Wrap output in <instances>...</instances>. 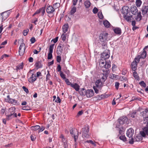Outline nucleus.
Wrapping results in <instances>:
<instances>
[{"label": "nucleus", "mask_w": 148, "mask_h": 148, "mask_svg": "<svg viewBox=\"0 0 148 148\" xmlns=\"http://www.w3.org/2000/svg\"><path fill=\"white\" fill-rule=\"evenodd\" d=\"M36 80V74H32L31 77L28 79L29 82L32 83H33Z\"/></svg>", "instance_id": "nucleus-16"}, {"label": "nucleus", "mask_w": 148, "mask_h": 148, "mask_svg": "<svg viewBox=\"0 0 148 148\" xmlns=\"http://www.w3.org/2000/svg\"><path fill=\"white\" fill-rule=\"evenodd\" d=\"M58 50L57 51V53L58 54H60L63 51V49L57 48Z\"/></svg>", "instance_id": "nucleus-44"}, {"label": "nucleus", "mask_w": 148, "mask_h": 148, "mask_svg": "<svg viewBox=\"0 0 148 148\" xmlns=\"http://www.w3.org/2000/svg\"><path fill=\"white\" fill-rule=\"evenodd\" d=\"M82 136L83 138H88L89 136V129L88 126H85L82 128Z\"/></svg>", "instance_id": "nucleus-2"}, {"label": "nucleus", "mask_w": 148, "mask_h": 148, "mask_svg": "<svg viewBox=\"0 0 148 148\" xmlns=\"http://www.w3.org/2000/svg\"><path fill=\"white\" fill-rule=\"evenodd\" d=\"M35 41V38L34 37L32 38H31L30 39V41L32 43H34Z\"/></svg>", "instance_id": "nucleus-56"}, {"label": "nucleus", "mask_w": 148, "mask_h": 148, "mask_svg": "<svg viewBox=\"0 0 148 148\" xmlns=\"http://www.w3.org/2000/svg\"><path fill=\"white\" fill-rule=\"evenodd\" d=\"M98 16L99 18L100 19H102L103 17L101 12H99L98 13Z\"/></svg>", "instance_id": "nucleus-43"}, {"label": "nucleus", "mask_w": 148, "mask_h": 148, "mask_svg": "<svg viewBox=\"0 0 148 148\" xmlns=\"http://www.w3.org/2000/svg\"><path fill=\"white\" fill-rule=\"evenodd\" d=\"M54 44H51L49 46V52L48 55V59L49 60L51 59L52 58V53L53 51V47Z\"/></svg>", "instance_id": "nucleus-7"}, {"label": "nucleus", "mask_w": 148, "mask_h": 148, "mask_svg": "<svg viewBox=\"0 0 148 148\" xmlns=\"http://www.w3.org/2000/svg\"><path fill=\"white\" fill-rule=\"evenodd\" d=\"M59 137L60 138H61L62 142L63 143L65 142H67L63 134H61Z\"/></svg>", "instance_id": "nucleus-37"}, {"label": "nucleus", "mask_w": 148, "mask_h": 148, "mask_svg": "<svg viewBox=\"0 0 148 148\" xmlns=\"http://www.w3.org/2000/svg\"><path fill=\"white\" fill-rule=\"evenodd\" d=\"M9 102L16 105H18L19 104L16 100L13 99H10V101H9Z\"/></svg>", "instance_id": "nucleus-22"}, {"label": "nucleus", "mask_w": 148, "mask_h": 148, "mask_svg": "<svg viewBox=\"0 0 148 148\" xmlns=\"http://www.w3.org/2000/svg\"><path fill=\"white\" fill-rule=\"evenodd\" d=\"M71 86L75 89L76 91H78L79 89V86L77 83L71 85Z\"/></svg>", "instance_id": "nucleus-24"}, {"label": "nucleus", "mask_w": 148, "mask_h": 148, "mask_svg": "<svg viewBox=\"0 0 148 148\" xmlns=\"http://www.w3.org/2000/svg\"><path fill=\"white\" fill-rule=\"evenodd\" d=\"M94 91L92 90H88L86 91V95L87 97H90L94 95Z\"/></svg>", "instance_id": "nucleus-11"}, {"label": "nucleus", "mask_w": 148, "mask_h": 148, "mask_svg": "<svg viewBox=\"0 0 148 148\" xmlns=\"http://www.w3.org/2000/svg\"><path fill=\"white\" fill-rule=\"evenodd\" d=\"M58 37H56L55 38L52 40L51 41H53L54 43H56L58 41Z\"/></svg>", "instance_id": "nucleus-59"}, {"label": "nucleus", "mask_w": 148, "mask_h": 148, "mask_svg": "<svg viewBox=\"0 0 148 148\" xmlns=\"http://www.w3.org/2000/svg\"><path fill=\"white\" fill-rule=\"evenodd\" d=\"M114 32L117 34H121V30L120 28L116 27L113 29Z\"/></svg>", "instance_id": "nucleus-20"}, {"label": "nucleus", "mask_w": 148, "mask_h": 148, "mask_svg": "<svg viewBox=\"0 0 148 148\" xmlns=\"http://www.w3.org/2000/svg\"><path fill=\"white\" fill-rule=\"evenodd\" d=\"M102 46L103 49H106L107 47L106 43L105 42H104L102 44Z\"/></svg>", "instance_id": "nucleus-45"}, {"label": "nucleus", "mask_w": 148, "mask_h": 148, "mask_svg": "<svg viewBox=\"0 0 148 148\" xmlns=\"http://www.w3.org/2000/svg\"><path fill=\"white\" fill-rule=\"evenodd\" d=\"M140 56H138L136 57L134 59V61H133V62H136V64H137L140 61Z\"/></svg>", "instance_id": "nucleus-41"}, {"label": "nucleus", "mask_w": 148, "mask_h": 148, "mask_svg": "<svg viewBox=\"0 0 148 148\" xmlns=\"http://www.w3.org/2000/svg\"><path fill=\"white\" fill-rule=\"evenodd\" d=\"M142 1L140 0H136V4L137 7H140Z\"/></svg>", "instance_id": "nucleus-34"}, {"label": "nucleus", "mask_w": 148, "mask_h": 148, "mask_svg": "<svg viewBox=\"0 0 148 148\" xmlns=\"http://www.w3.org/2000/svg\"><path fill=\"white\" fill-rule=\"evenodd\" d=\"M103 24L104 26L107 28L110 27V24L109 22L107 20H105L103 21Z\"/></svg>", "instance_id": "nucleus-25"}, {"label": "nucleus", "mask_w": 148, "mask_h": 148, "mask_svg": "<svg viewBox=\"0 0 148 148\" xmlns=\"http://www.w3.org/2000/svg\"><path fill=\"white\" fill-rule=\"evenodd\" d=\"M57 69V71L58 72H60V71H61V67L60 65H58Z\"/></svg>", "instance_id": "nucleus-62"}, {"label": "nucleus", "mask_w": 148, "mask_h": 148, "mask_svg": "<svg viewBox=\"0 0 148 148\" xmlns=\"http://www.w3.org/2000/svg\"><path fill=\"white\" fill-rule=\"evenodd\" d=\"M23 68V63H21L16 66V70L17 71L18 70L22 69Z\"/></svg>", "instance_id": "nucleus-31"}, {"label": "nucleus", "mask_w": 148, "mask_h": 148, "mask_svg": "<svg viewBox=\"0 0 148 148\" xmlns=\"http://www.w3.org/2000/svg\"><path fill=\"white\" fill-rule=\"evenodd\" d=\"M140 134L143 137L148 136V126L143 125V130L140 132Z\"/></svg>", "instance_id": "nucleus-5"}, {"label": "nucleus", "mask_w": 148, "mask_h": 148, "mask_svg": "<svg viewBox=\"0 0 148 148\" xmlns=\"http://www.w3.org/2000/svg\"><path fill=\"white\" fill-rule=\"evenodd\" d=\"M15 110V108H11L9 109L10 112H12L9 115L6 116V120H9L13 118Z\"/></svg>", "instance_id": "nucleus-8"}, {"label": "nucleus", "mask_w": 148, "mask_h": 148, "mask_svg": "<svg viewBox=\"0 0 148 148\" xmlns=\"http://www.w3.org/2000/svg\"><path fill=\"white\" fill-rule=\"evenodd\" d=\"M134 77L135 78V79L137 80H139V77L138 76V74L136 72L134 71L133 72V75Z\"/></svg>", "instance_id": "nucleus-33"}, {"label": "nucleus", "mask_w": 148, "mask_h": 148, "mask_svg": "<svg viewBox=\"0 0 148 148\" xmlns=\"http://www.w3.org/2000/svg\"><path fill=\"white\" fill-rule=\"evenodd\" d=\"M70 133L72 136L74 138L75 141L76 142L78 137V134H77V135H75L73 134V130H70Z\"/></svg>", "instance_id": "nucleus-26"}, {"label": "nucleus", "mask_w": 148, "mask_h": 148, "mask_svg": "<svg viewBox=\"0 0 148 148\" xmlns=\"http://www.w3.org/2000/svg\"><path fill=\"white\" fill-rule=\"evenodd\" d=\"M65 82H66V84L68 85H71H71L73 84H72L71 82H70L69 80L68 79H65Z\"/></svg>", "instance_id": "nucleus-48"}, {"label": "nucleus", "mask_w": 148, "mask_h": 148, "mask_svg": "<svg viewBox=\"0 0 148 148\" xmlns=\"http://www.w3.org/2000/svg\"><path fill=\"white\" fill-rule=\"evenodd\" d=\"M145 113L146 115V117L147 116H148V110L147 109H145V110L143 111V112Z\"/></svg>", "instance_id": "nucleus-63"}, {"label": "nucleus", "mask_w": 148, "mask_h": 148, "mask_svg": "<svg viewBox=\"0 0 148 148\" xmlns=\"http://www.w3.org/2000/svg\"><path fill=\"white\" fill-rule=\"evenodd\" d=\"M131 138L129 139V143L130 144H133L134 142V139L133 138L131 137Z\"/></svg>", "instance_id": "nucleus-54"}, {"label": "nucleus", "mask_w": 148, "mask_h": 148, "mask_svg": "<svg viewBox=\"0 0 148 148\" xmlns=\"http://www.w3.org/2000/svg\"><path fill=\"white\" fill-rule=\"evenodd\" d=\"M119 83L118 82H116L115 83V86L116 88V89L117 90H118L119 88Z\"/></svg>", "instance_id": "nucleus-55"}, {"label": "nucleus", "mask_w": 148, "mask_h": 148, "mask_svg": "<svg viewBox=\"0 0 148 148\" xmlns=\"http://www.w3.org/2000/svg\"><path fill=\"white\" fill-rule=\"evenodd\" d=\"M29 30H24L23 31V34L24 36H26Z\"/></svg>", "instance_id": "nucleus-52"}, {"label": "nucleus", "mask_w": 148, "mask_h": 148, "mask_svg": "<svg viewBox=\"0 0 148 148\" xmlns=\"http://www.w3.org/2000/svg\"><path fill=\"white\" fill-rule=\"evenodd\" d=\"M84 5L86 8H88L91 5V3L89 1H86L84 2Z\"/></svg>", "instance_id": "nucleus-29"}, {"label": "nucleus", "mask_w": 148, "mask_h": 148, "mask_svg": "<svg viewBox=\"0 0 148 148\" xmlns=\"http://www.w3.org/2000/svg\"><path fill=\"white\" fill-rule=\"evenodd\" d=\"M22 88L23 89V90L27 93H29V91L28 90V89L26 88L25 86H23L22 87Z\"/></svg>", "instance_id": "nucleus-49"}, {"label": "nucleus", "mask_w": 148, "mask_h": 148, "mask_svg": "<svg viewBox=\"0 0 148 148\" xmlns=\"http://www.w3.org/2000/svg\"><path fill=\"white\" fill-rule=\"evenodd\" d=\"M40 12L42 13V15L43 16L45 12V7H42L39 9Z\"/></svg>", "instance_id": "nucleus-36"}, {"label": "nucleus", "mask_w": 148, "mask_h": 148, "mask_svg": "<svg viewBox=\"0 0 148 148\" xmlns=\"http://www.w3.org/2000/svg\"><path fill=\"white\" fill-rule=\"evenodd\" d=\"M66 34H65L64 33L61 36L62 40L63 41H64L66 40Z\"/></svg>", "instance_id": "nucleus-42"}, {"label": "nucleus", "mask_w": 148, "mask_h": 148, "mask_svg": "<svg viewBox=\"0 0 148 148\" xmlns=\"http://www.w3.org/2000/svg\"><path fill=\"white\" fill-rule=\"evenodd\" d=\"M134 133V130L132 128H130L127 132V136L129 138H130L132 137Z\"/></svg>", "instance_id": "nucleus-14"}, {"label": "nucleus", "mask_w": 148, "mask_h": 148, "mask_svg": "<svg viewBox=\"0 0 148 148\" xmlns=\"http://www.w3.org/2000/svg\"><path fill=\"white\" fill-rule=\"evenodd\" d=\"M69 27L68 24H65L62 26L63 32L65 33L68 31Z\"/></svg>", "instance_id": "nucleus-21"}, {"label": "nucleus", "mask_w": 148, "mask_h": 148, "mask_svg": "<svg viewBox=\"0 0 148 148\" xmlns=\"http://www.w3.org/2000/svg\"><path fill=\"white\" fill-rule=\"evenodd\" d=\"M22 109L23 110H30V108L29 107L25 106Z\"/></svg>", "instance_id": "nucleus-53"}, {"label": "nucleus", "mask_w": 148, "mask_h": 148, "mask_svg": "<svg viewBox=\"0 0 148 148\" xmlns=\"http://www.w3.org/2000/svg\"><path fill=\"white\" fill-rule=\"evenodd\" d=\"M8 13V11H7L1 13L3 20H5L8 17L9 15Z\"/></svg>", "instance_id": "nucleus-19"}, {"label": "nucleus", "mask_w": 148, "mask_h": 148, "mask_svg": "<svg viewBox=\"0 0 148 148\" xmlns=\"http://www.w3.org/2000/svg\"><path fill=\"white\" fill-rule=\"evenodd\" d=\"M60 75L61 77L62 78H63L64 79H66L65 77V75L61 71H60Z\"/></svg>", "instance_id": "nucleus-46"}, {"label": "nucleus", "mask_w": 148, "mask_h": 148, "mask_svg": "<svg viewBox=\"0 0 148 148\" xmlns=\"http://www.w3.org/2000/svg\"><path fill=\"white\" fill-rule=\"evenodd\" d=\"M132 15L129 16H128L127 15H123L124 18L127 21H131V18L132 17Z\"/></svg>", "instance_id": "nucleus-30"}, {"label": "nucleus", "mask_w": 148, "mask_h": 148, "mask_svg": "<svg viewBox=\"0 0 148 148\" xmlns=\"http://www.w3.org/2000/svg\"><path fill=\"white\" fill-rule=\"evenodd\" d=\"M143 123V125L148 126V116L145 118L144 120Z\"/></svg>", "instance_id": "nucleus-32"}, {"label": "nucleus", "mask_w": 148, "mask_h": 148, "mask_svg": "<svg viewBox=\"0 0 148 148\" xmlns=\"http://www.w3.org/2000/svg\"><path fill=\"white\" fill-rule=\"evenodd\" d=\"M127 120L128 119L127 117L123 116L121 117L118 120V121L120 124H123L126 122Z\"/></svg>", "instance_id": "nucleus-9"}, {"label": "nucleus", "mask_w": 148, "mask_h": 148, "mask_svg": "<svg viewBox=\"0 0 148 148\" xmlns=\"http://www.w3.org/2000/svg\"><path fill=\"white\" fill-rule=\"evenodd\" d=\"M101 67L108 69L110 67V63L109 62H105V64H99Z\"/></svg>", "instance_id": "nucleus-13"}, {"label": "nucleus", "mask_w": 148, "mask_h": 148, "mask_svg": "<svg viewBox=\"0 0 148 148\" xmlns=\"http://www.w3.org/2000/svg\"><path fill=\"white\" fill-rule=\"evenodd\" d=\"M108 34L107 33L103 32L100 34L99 36V40L102 42H105L109 40L108 38Z\"/></svg>", "instance_id": "nucleus-3"}, {"label": "nucleus", "mask_w": 148, "mask_h": 148, "mask_svg": "<svg viewBox=\"0 0 148 148\" xmlns=\"http://www.w3.org/2000/svg\"><path fill=\"white\" fill-rule=\"evenodd\" d=\"M63 145L64 148H67L68 145L67 142H65L63 143Z\"/></svg>", "instance_id": "nucleus-60"}, {"label": "nucleus", "mask_w": 148, "mask_h": 148, "mask_svg": "<svg viewBox=\"0 0 148 148\" xmlns=\"http://www.w3.org/2000/svg\"><path fill=\"white\" fill-rule=\"evenodd\" d=\"M61 101V100L60 99L59 97H58L57 98V99L55 101V102L57 103H60Z\"/></svg>", "instance_id": "nucleus-58"}, {"label": "nucleus", "mask_w": 148, "mask_h": 148, "mask_svg": "<svg viewBox=\"0 0 148 148\" xmlns=\"http://www.w3.org/2000/svg\"><path fill=\"white\" fill-rule=\"evenodd\" d=\"M117 75L113 74H111L110 75V78L112 79H116L117 78Z\"/></svg>", "instance_id": "nucleus-39"}, {"label": "nucleus", "mask_w": 148, "mask_h": 148, "mask_svg": "<svg viewBox=\"0 0 148 148\" xmlns=\"http://www.w3.org/2000/svg\"><path fill=\"white\" fill-rule=\"evenodd\" d=\"M31 140L32 141H34L35 139L36 138V137L35 135H31L30 136Z\"/></svg>", "instance_id": "nucleus-57"}, {"label": "nucleus", "mask_w": 148, "mask_h": 148, "mask_svg": "<svg viewBox=\"0 0 148 148\" xmlns=\"http://www.w3.org/2000/svg\"><path fill=\"white\" fill-rule=\"evenodd\" d=\"M119 139L121 140H123V142H125L126 140V138L125 136H121L119 137Z\"/></svg>", "instance_id": "nucleus-40"}, {"label": "nucleus", "mask_w": 148, "mask_h": 148, "mask_svg": "<svg viewBox=\"0 0 148 148\" xmlns=\"http://www.w3.org/2000/svg\"><path fill=\"white\" fill-rule=\"evenodd\" d=\"M56 60L58 62H60L61 60V57L59 56H57L56 57Z\"/></svg>", "instance_id": "nucleus-50"}, {"label": "nucleus", "mask_w": 148, "mask_h": 148, "mask_svg": "<svg viewBox=\"0 0 148 148\" xmlns=\"http://www.w3.org/2000/svg\"><path fill=\"white\" fill-rule=\"evenodd\" d=\"M83 112L82 110H81V111H79L78 112L77 116H79L82 115L83 114Z\"/></svg>", "instance_id": "nucleus-61"}, {"label": "nucleus", "mask_w": 148, "mask_h": 148, "mask_svg": "<svg viewBox=\"0 0 148 148\" xmlns=\"http://www.w3.org/2000/svg\"><path fill=\"white\" fill-rule=\"evenodd\" d=\"M121 12L123 14V15H128V13L129 7L128 6H124L122 8Z\"/></svg>", "instance_id": "nucleus-15"}, {"label": "nucleus", "mask_w": 148, "mask_h": 148, "mask_svg": "<svg viewBox=\"0 0 148 148\" xmlns=\"http://www.w3.org/2000/svg\"><path fill=\"white\" fill-rule=\"evenodd\" d=\"M25 44L23 42L21 43L19 48V53L20 56L23 55L25 51Z\"/></svg>", "instance_id": "nucleus-6"}, {"label": "nucleus", "mask_w": 148, "mask_h": 148, "mask_svg": "<svg viewBox=\"0 0 148 148\" xmlns=\"http://www.w3.org/2000/svg\"><path fill=\"white\" fill-rule=\"evenodd\" d=\"M139 84L144 87H145L146 84L143 81H142L139 83Z\"/></svg>", "instance_id": "nucleus-47"}, {"label": "nucleus", "mask_w": 148, "mask_h": 148, "mask_svg": "<svg viewBox=\"0 0 148 148\" xmlns=\"http://www.w3.org/2000/svg\"><path fill=\"white\" fill-rule=\"evenodd\" d=\"M98 9L96 7H95L92 10V12L94 14H96L98 12Z\"/></svg>", "instance_id": "nucleus-51"}, {"label": "nucleus", "mask_w": 148, "mask_h": 148, "mask_svg": "<svg viewBox=\"0 0 148 148\" xmlns=\"http://www.w3.org/2000/svg\"><path fill=\"white\" fill-rule=\"evenodd\" d=\"M137 112L136 110L134 111L132 113L128 114V117L130 119L136 118L137 116Z\"/></svg>", "instance_id": "nucleus-17"}, {"label": "nucleus", "mask_w": 148, "mask_h": 148, "mask_svg": "<svg viewBox=\"0 0 148 148\" xmlns=\"http://www.w3.org/2000/svg\"><path fill=\"white\" fill-rule=\"evenodd\" d=\"M132 69L133 71H135L136 69L137 64L135 62H132L131 63Z\"/></svg>", "instance_id": "nucleus-23"}, {"label": "nucleus", "mask_w": 148, "mask_h": 148, "mask_svg": "<svg viewBox=\"0 0 148 148\" xmlns=\"http://www.w3.org/2000/svg\"><path fill=\"white\" fill-rule=\"evenodd\" d=\"M130 11L134 15H136L137 13L138 10L137 7L134 5H132L130 7Z\"/></svg>", "instance_id": "nucleus-12"}, {"label": "nucleus", "mask_w": 148, "mask_h": 148, "mask_svg": "<svg viewBox=\"0 0 148 148\" xmlns=\"http://www.w3.org/2000/svg\"><path fill=\"white\" fill-rule=\"evenodd\" d=\"M141 17L142 16L141 15V12H140L138 13V14L137 15V18H140V19H141Z\"/></svg>", "instance_id": "nucleus-64"}, {"label": "nucleus", "mask_w": 148, "mask_h": 148, "mask_svg": "<svg viewBox=\"0 0 148 148\" xmlns=\"http://www.w3.org/2000/svg\"><path fill=\"white\" fill-rule=\"evenodd\" d=\"M76 7H73L71 10L70 14H73L75 13L76 11Z\"/></svg>", "instance_id": "nucleus-35"}, {"label": "nucleus", "mask_w": 148, "mask_h": 148, "mask_svg": "<svg viewBox=\"0 0 148 148\" xmlns=\"http://www.w3.org/2000/svg\"><path fill=\"white\" fill-rule=\"evenodd\" d=\"M35 66L38 69L40 68L42 66V65L41 62L40 61H37L35 64Z\"/></svg>", "instance_id": "nucleus-27"}, {"label": "nucleus", "mask_w": 148, "mask_h": 148, "mask_svg": "<svg viewBox=\"0 0 148 148\" xmlns=\"http://www.w3.org/2000/svg\"><path fill=\"white\" fill-rule=\"evenodd\" d=\"M142 136H136L135 138V141L137 142L141 141L143 139Z\"/></svg>", "instance_id": "nucleus-28"}, {"label": "nucleus", "mask_w": 148, "mask_h": 148, "mask_svg": "<svg viewBox=\"0 0 148 148\" xmlns=\"http://www.w3.org/2000/svg\"><path fill=\"white\" fill-rule=\"evenodd\" d=\"M95 86H94L93 88L95 92L96 93H99V91L100 90L102 86V83L100 79H98L96 81L95 83Z\"/></svg>", "instance_id": "nucleus-1"}, {"label": "nucleus", "mask_w": 148, "mask_h": 148, "mask_svg": "<svg viewBox=\"0 0 148 148\" xmlns=\"http://www.w3.org/2000/svg\"><path fill=\"white\" fill-rule=\"evenodd\" d=\"M110 53L109 50H105L101 55V60H105L108 59L110 57Z\"/></svg>", "instance_id": "nucleus-4"}, {"label": "nucleus", "mask_w": 148, "mask_h": 148, "mask_svg": "<svg viewBox=\"0 0 148 148\" xmlns=\"http://www.w3.org/2000/svg\"><path fill=\"white\" fill-rule=\"evenodd\" d=\"M148 48V45L145 47L143 49V52L141 54V56H140V58L143 59L145 58L146 57L147 55V52L146 51H145V50Z\"/></svg>", "instance_id": "nucleus-18"}, {"label": "nucleus", "mask_w": 148, "mask_h": 148, "mask_svg": "<svg viewBox=\"0 0 148 148\" xmlns=\"http://www.w3.org/2000/svg\"><path fill=\"white\" fill-rule=\"evenodd\" d=\"M46 12L48 14H52L55 11V9L51 5L47 6V8L46 9Z\"/></svg>", "instance_id": "nucleus-10"}, {"label": "nucleus", "mask_w": 148, "mask_h": 148, "mask_svg": "<svg viewBox=\"0 0 148 148\" xmlns=\"http://www.w3.org/2000/svg\"><path fill=\"white\" fill-rule=\"evenodd\" d=\"M40 127L39 125H36L31 127L32 129L33 130H37L40 129Z\"/></svg>", "instance_id": "nucleus-38"}]
</instances>
